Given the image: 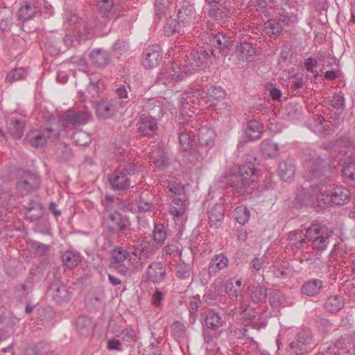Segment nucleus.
<instances>
[{
    "mask_svg": "<svg viewBox=\"0 0 355 355\" xmlns=\"http://www.w3.org/2000/svg\"><path fill=\"white\" fill-rule=\"evenodd\" d=\"M62 261L65 267L72 268L76 267L83 259L80 252L74 250H67L61 256Z\"/></svg>",
    "mask_w": 355,
    "mask_h": 355,
    "instance_id": "nucleus-26",
    "label": "nucleus"
},
{
    "mask_svg": "<svg viewBox=\"0 0 355 355\" xmlns=\"http://www.w3.org/2000/svg\"><path fill=\"white\" fill-rule=\"evenodd\" d=\"M150 159L157 166H166L168 164V159L162 147H158L150 152Z\"/></svg>",
    "mask_w": 355,
    "mask_h": 355,
    "instance_id": "nucleus-46",
    "label": "nucleus"
},
{
    "mask_svg": "<svg viewBox=\"0 0 355 355\" xmlns=\"http://www.w3.org/2000/svg\"><path fill=\"white\" fill-rule=\"evenodd\" d=\"M24 123L20 120H10L8 124L10 135L16 139H19L24 135Z\"/></svg>",
    "mask_w": 355,
    "mask_h": 355,
    "instance_id": "nucleus-40",
    "label": "nucleus"
},
{
    "mask_svg": "<svg viewBox=\"0 0 355 355\" xmlns=\"http://www.w3.org/2000/svg\"><path fill=\"white\" fill-rule=\"evenodd\" d=\"M40 184L41 180L37 174L24 171L17 180V189L21 196H26L37 191Z\"/></svg>",
    "mask_w": 355,
    "mask_h": 355,
    "instance_id": "nucleus-11",
    "label": "nucleus"
},
{
    "mask_svg": "<svg viewBox=\"0 0 355 355\" xmlns=\"http://www.w3.org/2000/svg\"><path fill=\"white\" fill-rule=\"evenodd\" d=\"M130 93L128 92V90H114V98L118 101V103L121 106L123 107L132 100L135 95L132 94V90H130Z\"/></svg>",
    "mask_w": 355,
    "mask_h": 355,
    "instance_id": "nucleus-50",
    "label": "nucleus"
},
{
    "mask_svg": "<svg viewBox=\"0 0 355 355\" xmlns=\"http://www.w3.org/2000/svg\"><path fill=\"white\" fill-rule=\"evenodd\" d=\"M92 320L89 318L84 315L79 316L76 320V331L80 335L87 334L91 329Z\"/></svg>",
    "mask_w": 355,
    "mask_h": 355,
    "instance_id": "nucleus-45",
    "label": "nucleus"
},
{
    "mask_svg": "<svg viewBox=\"0 0 355 355\" xmlns=\"http://www.w3.org/2000/svg\"><path fill=\"white\" fill-rule=\"evenodd\" d=\"M235 12L234 7L232 6L230 3H225L220 6V7L209 9L208 15L210 18L218 22H225L233 16Z\"/></svg>",
    "mask_w": 355,
    "mask_h": 355,
    "instance_id": "nucleus-18",
    "label": "nucleus"
},
{
    "mask_svg": "<svg viewBox=\"0 0 355 355\" xmlns=\"http://www.w3.org/2000/svg\"><path fill=\"white\" fill-rule=\"evenodd\" d=\"M96 6L99 12L107 13L112 10L114 0H98Z\"/></svg>",
    "mask_w": 355,
    "mask_h": 355,
    "instance_id": "nucleus-63",
    "label": "nucleus"
},
{
    "mask_svg": "<svg viewBox=\"0 0 355 355\" xmlns=\"http://www.w3.org/2000/svg\"><path fill=\"white\" fill-rule=\"evenodd\" d=\"M167 188L168 191L178 197L184 196V187L182 184L175 182H169Z\"/></svg>",
    "mask_w": 355,
    "mask_h": 355,
    "instance_id": "nucleus-61",
    "label": "nucleus"
},
{
    "mask_svg": "<svg viewBox=\"0 0 355 355\" xmlns=\"http://www.w3.org/2000/svg\"><path fill=\"white\" fill-rule=\"evenodd\" d=\"M322 282L320 279H311L306 282L301 288V292L303 295L312 297L320 293L322 288Z\"/></svg>",
    "mask_w": 355,
    "mask_h": 355,
    "instance_id": "nucleus-29",
    "label": "nucleus"
},
{
    "mask_svg": "<svg viewBox=\"0 0 355 355\" xmlns=\"http://www.w3.org/2000/svg\"><path fill=\"white\" fill-rule=\"evenodd\" d=\"M260 150L263 155L268 157H276L279 154L278 144L270 139L263 140L260 144Z\"/></svg>",
    "mask_w": 355,
    "mask_h": 355,
    "instance_id": "nucleus-38",
    "label": "nucleus"
},
{
    "mask_svg": "<svg viewBox=\"0 0 355 355\" xmlns=\"http://www.w3.org/2000/svg\"><path fill=\"white\" fill-rule=\"evenodd\" d=\"M63 26L67 31L63 42L69 46L73 44V37L80 40L92 37L97 25L92 14L80 17L74 10H65Z\"/></svg>",
    "mask_w": 355,
    "mask_h": 355,
    "instance_id": "nucleus-3",
    "label": "nucleus"
},
{
    "mask_svg": "<svg viewBox=\"0 0 355 355\" xmlns=\"http://www.w3.org/2000/svg\"><path fill=\"white\" fill-rule=\"evenodd\" d=\"M225 208L221 204H216L208 211L209 222L211 227L218 228L222 224Z\"/></svg>",
    "mask_w": 355,
    "mask_h": 355,
    "instance_id": "nucleus-24",
    "label": "nucleus"
},
{
    "mask_svg": "<svg viewBox=\"0 0 355 355\" xmlns=\"http://www.w3.org/2000/svg\"><path fill=\"white\" fill-rule=\"evenodd\" d=\"M277 17L283 26L292 27L299 21L301 13L294 5L285 4L279 10Z\"/></svg>",
    "mask_w": 355,
    "mask_h": 355,
    "instance_id": "nucleus-14",
    "label": "nucleus"
},
{
    "mask_svg": "<svg viewBox=\"0 0 355 355\" xmlns=\"http://www.w3.org/2000/svg\"><path fill=\"white\" fill-rule=\"evenodd\" d=\"M259 173L254 164L246 163L239 167V171L230 176L229 185L240 195L250 194L254 189Z\"/></svg>",
    "mask_w": 355,
    "mask_h": 355,
    "instance_id": "nucleus-4",
    "label": "nucleus"
},
{
    "mask_svg": "<svg viewBox=\"0 0 355 355\" xmlns=\"http://www.w3.org/2000/svg\"><path fill=\"white\" fill-rule=\"evenodd\" d=\"M185 57L187 59L184 64L173 61L170 67L161 70L156 80L157 86L174 87L187 74L205 69L208 65V53L202 48L191 49Z\"/></svg>",
    "mask_w": 355,
    "mask_h": 355,
    "instance_id": "nucleus-2",
    "label": "nucleus"
},
{
    "mask_svg": "<svg viewBox=\"0 0 355 355\" xmlns=\"http://www.w3.org/2000/svg\"><path fill=\"white\" fill-rule=\"evenodd\" d=\"M114 112L113 105L108 102L101 101L96 105V114L99 118L108 119L113 115Z\"/></svg>",
    "mask_w": 355,
    "mask_h": 355,
    "instance_id": "nucleus-43",
    "label": "nucleus"
},
{
    "mask_svg": "<svg viewBox=\"0 0 355 355\" xmlns=\"http://www.w3.org/2000/svg\"><path fill=\"white\" fill-rule=\"evenodd\" d=\"M44 211L42 205H35V207H30L29 211L26 212V218L31 222L40 219Z\"/></svg>",
    "mask_w": 355,
    "mask_h": 355,
    "instance_id": "nucleus-51",
    "label": "nucleus"
},
{
    "mask_svg": "<svg viewBox=\"0 0 355 355\" xmlns=\"http://www.w3.org/2000/svg\"><path fill=\"white\" fill-rule=\"evenodd\" d=\"M107 231L112 234H123L129 239L132 234V223L130 218L119 212L107 214Z\"/></svg>",
    "mask_w": 355,
    "mask_h": 355,
    "instance_id": "nucleus-8",
    "label": "nucleus"
},
{
    "mask_svg": "<svg viewBox=\"0 0 355 355\" xmlns=\"http://www.w3.org/2000/svg\"><path fill=\"white\" fill-rule=\"evenodd\" d=\"M171 331L174 338L178 342H181L186 335L185 326L178 321L172 324Z\"/></svg>",
    "mask_w": 355,
    "mask_h": 355,
    "instance_id": "nucleus-48",
    "label": "nucleus"
},
{
    "mask_svg": "<svg viewBox=\"0 0 355 355\" xmlns=\"http://www.w3.org/2000/svg\"><path fill=\"white\" fill-rule=\"evenodd\" d=\"M130 257H131L129 252L121 247L114 248L112 252V258L115 263H122Z\"/></svg>",
    "mask_w": 355,
    "mask_h": 355,
    "instance_id": "nucleus-52",
    "label": "nucleus"
},
{
    "mask_svg": "<svg viewBox=\"0 0 355 355\" xmlns=\"http://www.w3.org/2000/svg\"><path fill=\"white\" fill-rule=\"evenodd\" d=\"M177 18L182 28H187L196 19L194 7L188 1H182L176 6Z\"/></svg>",
    "mask_w": 355,
    "mask_h": 355,
    "instance_id": "nucleus-13",
    "label": "nucleus"
},
{
    "mask_svg": "<svg viewBox=\"0 0 355 355\" xmlns=\"http://www.w3.org/2000/svg\"><path fill=\"white\" fill-rule=\"evenodd\" d=\"M121 203V198L111 195H105L104 200L102 201L105 210L108 214L112 212H119V207Z\"/></svg>",
    "mask_w": 355,
    "mask_h": 355,
    "instance_id": "nucleus-34",
    "label": "nucleus"
},
{
    "mask_svg": "<svg viewBox=\"0 0 355 355\" xmlns=\"http://www.w3.org/2000/svg\"><path fill=\"white\" fill-rule=\"evenodd\" d=\"M202 305L200 295H194L191 297L189 309V321L191 323H195L197 320L198 312Z\"/></svg>",
    "mask_w": 355,
    "mask_h": 355,
    "instance_id": "nucleus-42",
    "label": "nucleus"
},
{
    "mask_svg": "<svg viewBox=\"0 0 355 355\" xmlns=\"http://www.w3.org/2000/svg\"><path fill=\"white\" fill-rule=\"evenodd\" d=\"M205 325L207 328L216 331L223 326V320L220 315L213 311L208 312L204 320Z\"/></svg>",
    "mask_w": 355,
    "mask_h": 355,
    "instance_id": "nucleus-32",
    "label": "nucleus"
},
{
    "mask_svg": "<svg viewBox=\"0 0 355 355\" xmlns=\"http://www.w3.org/2000/svg\"><path fill=\"white\" fill-rule=\"evenodd\" d=\"M315 346L311 331L304 329L297 334L295 339L288 346L286 352L288 355H302L309 352Z\"/></svg>",
    "mask_w": 355,
    "mask_h": 355,
    "instance_id": "nucleus-7",
    "label": "nucleus"
},
{
    "mask_svg": "<svg viewBox=\"0 0 355 355\" xmlns=\"http://www.w3.org/2000/svg\"><path fill=\"white\" fill-rule=\"evenodd\" d=\"M268 296L267 288L263 285L252 286L250 293V300L254 303L266 302Z\"/></svg>",
    "mask_w": 355,
    "mask_h": 355,
    "instance_id": "nucleus-31",
    "label": "nucleus"
},
{
    "mask_svg": "<svg viewBox=\"0 0 355 355\" xmlns=\"http://www.w3.org/2000/svg\"><path fill=\"white\" fill-rule=\"evenodd\" d=\"M110 188L116 191H124L127 190L131 183V180L125 172L116 170L108 177Z\"/></svg>",
    "mask_w": 355,
    "mask_h": 355,
    "instance_id": "nucleus-16",
    "label": "nucleus"
},
{
    "mask_svg": "<svg viewBox=\"0 0 355 355\" xmlns=\"http://www.w3.org/2000/svg\"><path fill=\"white\" fill-rule=\"evenodd\" d=\"M229 259L223 254H215L211 259L209 265L208 273L210 276H214L216 273L228 266Z\"/></svg>",
    "mask_w": 355,
    "mask_h": 355,
    "instance_id": "nucleus-22",
    "label": "nucleus"
},
{
    "mask_svg": "<svg viewBox=\"0 0 355 355\" xmlns=\"http://www.w3.org/2000/svg\"><path fill=\"white\" fill-rule=\"evenodd\" d=\"M288 241V244L291 249H302L304 244L306 243V239L304 237L303 232L300 230L290 232Z\"/></svg>",
    "mask_w": 355,
    "mask_h": 355,
    "instance_id": "nucleus-35",
    "label": "nucleus"
},
{
    "mask_svg": "<svg viewBox=\"0 0 355 355\" xmlns=\"http://www.w3.org/2000/svg\"><path fill=\"white\" fill-rule=\"evenodd\" d=\"M146 275L149 281L155 284H159L166 277V268L162 263L154 261L148 266Z\"/></svg>",
    "mask_w": 355,
    "mask_h": 355,
    "instance_id": "nucleus-20",
    "label": "nucleus"
},
{
    "mask_svg": "<svg viewBox=\"0 0 355 355\" xmlns=\"http://www.w3.org/2000/svg\"><path fill=\"white\" fill-rule=\"evenodd\" d=\"M40 10L41 8L38 7L36 0H35L33 3L25 5L19 9V16L23 20H29L33 19Z\"/></svg>",
    "mask_w": 355,
    "mask_h": 355,
    "instance_id": "nucleus-37",
    "label": "nucleus"
},
{
    "mask_svg": "<svg viewBox=\"0 0 355 355\" xmlns=\"http://www.w3.org/2000/svg\"><path fill=\"white\" fill-rule=\"evenodd\" d=\"M188 126L185 127L182 130H180V132L179 133V143L181 148L184 150H187L191 148L193 144V136L191 134L192 133L190 130L188 131Z\"/></svg>",
    "mask_w": 355,
    "mask_h": 355,
    "instance_id": "nucleus-41",
    "label": "nucleus"
},
{
    "mask_svg": "<svg viewBox=\"0 0 355 355\" xmlns=\"http://www.w3.org/2000/svg\"><path fill=\"white\" fill-rule=\"evenodd\" d=\"M90 59L93 64L98 67H104L110 61V55L105 49H95L89 54Z\"/></svg>",
    "mask_w": 355,
    "mask_h": 355,
    "instance_id": "nucleus-25",
    "label": "nucleus"
},
{
    "mask_svg": "<svg viewBox=\"0 0 355 355\" xmlns=\"http://www.w3.org/2000/svg\"><path fill=\"white\" fill-rule=\"evenodd\" d=\"M331 230L322 228L318 225H311L306 232V236L313 241V248L318 250H324L329 244V238L332 234Z\"/></svg>",
    "mask_w": 355,
    "mask_h": 355,
    "instance_id": "nucleus-10",
    "label": "nucleus"
},
{
    "mask_svg": "<svg viewBox=\"0 0 355 355\" xmlns=\"http://www.w3.org/2000/svg\"><path fill=\"white\" fill-rule=\"evenodd\" d=\"M233 33H218L211 35L210 42L211 44L219 49L223 55H227L234 42Z\"/></svg>",
    "mask_w": 355,
    "mask_h": 355,
    "instance_id": "nucleus-15",
    "label": "nucleus"
},
{
    "mask_svg": "<svg viewBox=\"0 0 355 355\" xmlns=\"http://www.w3.org/2000/svg\"><path fill=\"white\" fill-rule=\"evenodd\" d=\"M141 258L130 257L128 263L130 266V269L128 270L126 272L129 275H135L139 272H141L144 268V263L141 261Z\"/></svg>",
    "mask_w": 355,
    "mask_h": 355,
    "instance_id": "nucleus-55",
    "label": "nucleus"
},
{
    "mask_svg": "<svg viewBox=\"0 0 355 355\" xmlns=\"http://www.w3.org/2000/svg\"><path fill=\"white\" fill-rule=\"evenodd\" d=\"M250 218V211L244 206H239L235 209V218L240 224H245Z\"/></svg>",
    "mask_w": 355,
    "mask_h": 355,
    "instance_id": "nucleus-57",
    "label": "nucleus"
},
{
    "mask_svg": "<svg viewBox=\"0 0 355 355\" xmlns=\"http://www.w3.org/2000/svg\"><path fill=\"white\" fill-rule=\"evenodd\" d=\"M333 204L343 205L349 200L350 193L348 189L342 186L336 187L331 191Z\"/></svg>",
    "mask_w": 355,
    "mask_h": 355,
    "instance_id": "nucleus-27",
    "label": "nucleus"
},
{
    "mask_svg": "<svg viewBox=\"0 0 355 355\" xmlns=\"http://www.w3.org/2000/svg\"><path fill=\"white\" fill-rule=\"evenodd\" d=\"M48 294L57 304L67 302L71 298L70 292L67 286L59 284V282L53 283L49 286Z\"/></svg>",
    "mask_w": 355,
    "mask_h": 355,
    "instance_id": "nucleus-19",
    "label": "nucleus"
},
{
    "mask_svg": "<svg viewBox=\"0 0 355 355\" xmlns=\"http://www.w3.org/2000/svg\"><path fill=\"white\" fill-rule=\"evenodd\" d=\"M91 118V113L87 110H69L64 112L62 118L58 122L53 121L54 126L57 128L62 126L67 130L71 127L83 125L89 121Z\"/></svg>",
    "mask_w": 355,
    "mask_h": 355,
    "instance_id": "nucleus-9",
    "label": "nucleus"
},
{
    "mask_svg": "<svg viewBox=\"0 0 355 355\" xmlns=\"http://www.w3.org/2000/svg\"><path fill=\"white\" fill-rule=\"evenodd\" d=\"M236 53L241 60L250 62L254 58L256 51L251 43L243 42L237 47Z\"/></svg>",
    "mask_w": 355,
    "mask_h": 355,
    "instance_id": "nucleus-28",
    "label": "nucleus"
},
{
    "mask_svg": "<svg viewBox=\"0 0 355 355\" xmlns=\"http://www.w3.org/2000/svg\"><path fill=\"white\" fill-rule=\"evenodd\" d=\"M112 50L118 56L123 55L130 50L129 43L125 40H118L113 44Z\"/></svg>",
    "mask_w": 355,
    "mask_h": 355,
    "instance_id": "nucleus-53",
    "label": "nucleus"
},
{
    "mask_svg": "<svg viewBox=\"0 0 355 355\" xmlns=\"http://www.w3.org/2000/svg\"><path fill=\"white\" fill-rule=\"evenodd\" d=\"M38 7L41 8L40 13L51 17L54 13V8L52 5L46 0H36Z\"/></svg>",
    "mask_w": 355,
    "mask_h": 355,
    "instance_id": "nucleus-60",
    "label": "nucleus"
},
{
    "mask_svg": "<svg viewBox=\"0 0 355 355\" xmlns=\"http://www.w3.org/2000/svg\"><path fill=\"white\" fill-rule=\"evenodd\" d=\"M162 116V110L159 106L154 109V112L150 113V115L146 116L143 114L141 116V121L139 126V130L141 134L143 136L153 135L157 128L156 121L160 119Z\"/></svg>",
    "mask_w": 355,
    "mask_h": 355,
    "instance_id": "nucleus-12",
    "label": "nucleus"
},
{
    "mask_svg": "<svg viewBox=\"0 0 355 355\" xmlns=\"http://www.w3.org/2000/svg\"><path fill=\"white\" fill-rule=\"evenodd\" d=\"M53 121H55V118L50 115L47 119L49 127L46 126L44 131L38 130L31 131L26 137L28 144L35 148H42L46 146L47 137L58 139L60 136V130L54 126Z\"/></svg>",
    "mask_w": 355,
    "mask_h": 355,
    "instance_id": "nucleus-5",
    "label": "nucleus"
},
{
    "mask_svg": "<svg viewBox=\"0 0 355 355\" xmlns=\"http://www.w3.org/2000/svg\"><path fill=\"white\" fill-rule=\"evenodd\" d=\"M173 0H155V14L158 18H162L169 8Z\"/></svg>",
    "mask_w": 355,
    "mask_h": 355,
    "instance_id": "nucleus-54",
    "label": "nucleus"
},
{
    "mask_svg": "<svg viewBox=\"0 0 355 355\" xmlns=\"http://www.w3.org/2000/svg\"><path fill=\"white\" fill-rule=\"evenodd\" d=\"M27 76V71L22 67L17 68L11 71L6 76L8 83H13L24 80Z\"/></svg>",
    "mask_w": 355,
    "mask_h": 355,
    "instance_id": "nucleus-49",
    "label": "nucleus"
},
{
    "mask_svg": "<svg viewBox=\"0 0 355 355\" xmlns=\"http://www.w3.org/2000/svg\"><path fill=\"white\" fill-rule=\"evenodd\" d=\"M336 153V150L334 151ZM349 157L345 152L339 151L338 153L332 154L327 160L322 157L326 168L331 166L334 162L336 168L334 173V177L338 173L339 166H343L341 169L342 174L347 181H355V162H348Z\"/></svg>",
    "mask_w": 355,
    "mask_h": 355,
    "instance_id": "nucleus-6",
    "label": "nucleus"
},
{
    "mask_svg": "<svg viewBox=\"0 0 355 355\" xmlns=\"http://www.w3.org/2000/svg\"><path fill=\"white\" fill-rule=\"evenodd\" d=\"M263 132V125L257 121H250L245 130L246 137L250 140L258 139Z\"/></svg>",
    "mask_w": 355,
    "mask_h": 355,
    "instance_id": "nucleus-30",
    "label": "nucleus"
},
{
    "mask_svg": "<svg viewBox=\"0 0 355 355\" xmlns=\"http://www.w3.org/2000/svg\"><path fill=\"white\" fill-rule=\"evenodd\" d=\"M304 177L311 184L312 198L318 206L324 207L333 203L331 192L327 191L326 185L334 178L335 162L331 166L326 168L322 157L315 150L309 148L304 150Z\"/></svg>",
    "mask_w": 355,
    "mask_h": 355,
    "instance_id": "nucleus-1",
    "label": "nucleus"
},
{
    "mask_svg": "<svg viewBox=\"0 0 355 355\" xmlns=\"http://www.w3.org/2000/svg\"><path fill=\"white\" fill-rule=\"evenodd\" d=\"M164 31L165 34L167 35H171L176 33L180 35H183L186 32L185 28H182V26L180 21L175 19L172 18H170L167 20L164 27Z\"/></svg>",
    "mask_w": 355,
    "mask_h": 355,
    "instance_id": "nucleus-39",
    "label": "nucleus"
},
{
    "mask_svg": "<svg viewBox=\"0 0 355 355\" xmlns=\"http://www.w3.org/2000/svg\"><path fill=\"white\" fill-rule=\"evenodd\" d=\"M187 159L192 165H197L202 162L204 157L200 150L193 149L189 153Z\"/></svg>",
    "mask_w": 355,
    "mask_h": 355,
    "instance_id": "nucleus-62",
    "label": "nucleus"
},
{
    "mask_svg": "<svg viewBox=\"0 0 355 355\" xmlns=\"http://www.w3.org/2000/svg\"><path fill=\"white\" fill-rule=\"evenodd\" d=\"M304 66L306 70L308 72L311 73L314 77H317L318 76V73L317 72V71L315 70V69L318 66L317 60L313 59L311 57L308 58L307 59L305 60Z\"/></svg>",
    "mask_w": 355,
    "mask_h": 355,
    "instance_id": "nucleus-64",
    "label": "nucleus"
},
{
    "mask_svg": "<svg viewBox=\"0 0 355 355\" xmlns=\"http://www.w3.org/2000/svg\"><path fill=\"white\" fill-rule=\"evenodd\" d=\"M175 275L179 279H188L191 275V268L189 265L184 262L179 263L176 266Z\"/></svg>",
    "mask_w": 355,
    "mask_h": 355,
    "instance_id": "nucleus-58",
    "label": "nucleus"
},
{
    "mask_svg": "<svg viewBox=\"0 0 355 355\" xmlns=\"http://www.w3.org/2000/svg\"><path fill=\"white\" fill-rule=\"evenodd\" d=\"M295 165L291 159L281 162L278 167V174L280 178L286 182L291 181L295 174Z\"/></svg>",
    "mask_w": 355,
    "mask_h": 355,
    "instance_id": "nucleus-23",
    "label": "nucleus"
},
{
    "mask_svg": "<svg viewBox=\"0 0 355 355\" xmlns=\"http://www.w3.org/2000/svg\"><path fill=\"white\" fill-rule=\"evenodd\" d=\"M185 196L175 197L171 203V213L176 217L182 216L185 211Z\"/></svg>",
    "mask_w": 355,
    "mask_h": 355,
    "instance_id": "nucleus-44",
    "label": "nucleus"
},
{
    "mask_svg": "<svg viewBox=\"0 0 355 355\" xmlns=\"http://www.w3.org/2000/svg\"><path fill=\"white\" fill-rule=\"evenodd\" d=\"M343 306V297L338 295L329 297L324 304L326 310L332 313L338 312Z\"/></svg>",
    "mask_w": 355,
    "mask_h": 355,
    "instance_id": "nucleus-36",
    "label": "nucleus"
},
{
    "mask_svg": "<svg viewBox=\"0 0 355 355\" xmlns=\"http://www.w3.org/2000/svg\"><path fill=\"white\" fill-rule=\"evenodd\" d=\"M55 155L58 161L64 162L69 160L71 157L72 153L68 145L65 144H60L55 149Z\"/></svg>",
    "mask_w": 355,
    "mask_h": 355,
    "instance_id": "nucleus-47",
    "label": "nucleus"
},
{
    "mask_svg": "<svg viewBox=\"0 0 355 355\" xmlns=\"http://www.w3.org/2000/svg\"><path fill=\"white\" fill-rule=\"evenodd\" d=\"M166 238V228L163 224L155 225L153 239L157 243H162Z\"/></svg>",
    "mask_w": 355,
    "mask_h": 355,
    "instance_id": "nucleus-59",
    "label": "nucleus"
},
{
    "mask_svg": "<svg viewBox=\"0 0 355 355\" xmlns=\"http://www.w3.org/2000/svg\"><path fill=\"white\" fill-rule=\"evenodd\" d=\"M198 137L200 146L209 149L214 145L216 134L212 128L202 127L198 130Z\"/></svg>",
    "mask_w": 355,
    "mask_h": 355,
    "instance_id": "nucleus-21",
    "label": "nucleus"
},
{
    "mask_svg": "<svg viewBox=\"0 0 355 355\" xmlns=\"http://www.w3.org/2000/svg\"><path fill=\"white\" fill-rule=\"evenodd\" d=\"M265 33L269 36L279 35L283 30L282 24L278 17L274 19H270L264 23L263 25Z\"/></svg>",
    "mask_w": 355,
    "mask_h": 355,
    "instance_id": "nucleus-33",
    "label": "nucleus"
},
{
    "mask_svg": "<svg viewBox=\"0 0 355 355\" xmlns=\"http://www.w3.org/2000/svg\"><path fill=\"white\" fill-rule=\"evenodd\" d=\"M73 140L77 146H84L90 143L91 137L88 133L79 130L73 134Z\"/></svg>",
    "mask_w": 355,
    "mask_h": 355,
    "instance_id": "nucleus-56",
    "label": "nucleus"
},
{
    "mask_svg": "<svg viewBox=\"0 0 355 355\" xmlns=\"http://www.w3.org/2000/svg\"><path fill=\"white\" fill-rule=\"evenodd\" d=\"M162 58L160 46L157 44L152 45L146 49L142 64L146 68H153L159 64Z\"/></svg>",
    "mask_w": 355,
    "mask_h": 355,
    "instance_id": "nucleus-17",
    "label": "nucleus"
}]
</instances>
